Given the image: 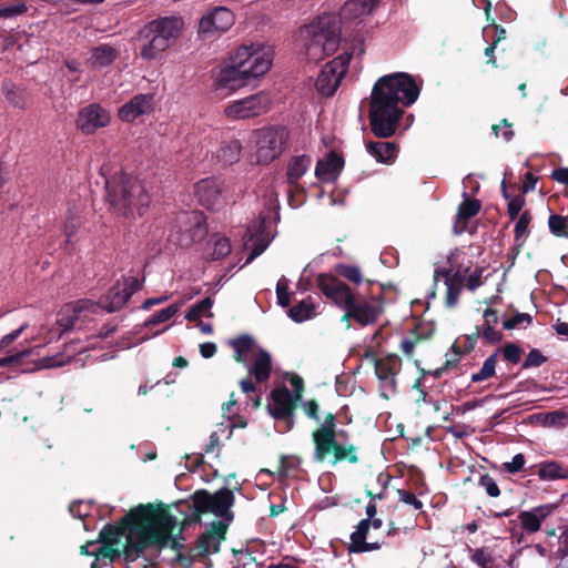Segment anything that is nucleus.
<instances>
[{"label":"nucleus","mask_w":568,"mask_h":568,"mask_svg":"<svg viewBox=\"0 0 568 568\" xmlns=\"http://www.w3.org/2000/svg\"><path fill=\"white\" fill-rule=\"evenodd\" d=\"M419 87L410 74L393 73L379 78L368 101V121L372 133L379 139L393 136L406 106L419 95Z\"/></svg>","instance_id":"obj_1"},{"label":"nucleus","mask_w":568,"mask_h":568,"mask_svg":"<svg viewBox=\"0 0 568 568\" xmlns=\"http://www.w3.org/2000/svg\"><path fill=\"white\" fill-rule=\"evenodd\" d=\"M316 286L321 293L345 313L343 322L354 321L359 326H369L377 323L384 313V293L375 295L353 291L349 285L332 274H318ZM349 327V324H347Z\"/></svg>","instance_id":"obj_2"},{"label":"nucleus","mask_w":568,"mask_h":568,"mask_svg":"<svg viewBox=\"0 0 568 568\" xmlns=\"http://www.w3.org/2000/svg\"><path fill=\"white\" fill-rule=\"evenodd\" d=\"M145 514L139 517L136 527L138 539L131 548L142 556L148 549H155L159 552L164 548L180 550L183 545L173 537L176 519L163 504H148L142 508Z\"/></svg>","instance_id":"obj_3"},{"label":"nucleus","mask_w":568,"mask_h":568,"mask_svg":"<svg viewBox=\"0 0 568 568\" xmlns=\"http://www.w3.org/2000/svg\"><path fill=\"white\" fill-rule=\"evenodd\" d=\"M105 190L111 209L125 219L142 216L151 202L143 183L123 172L105 179Z\"/></svg>","instance_id":"obj_4"},{"label":"nucleus","mask_w":568,"mask_h":568,"mask_svg":"<svg viewBox=\"0 0 568 568\" xmlns=\"http://www.w3.org/2000/svg\"><path fill=\"white\" fill-rule=\"evenodd\" d=\"M184 22L180 17H160L144 24L138 32L140 57L152 61L168 50L180 37Z\"/></svg>","instance_id":"obj_5"},{"label":"nucleus","mask_w":568,"mask_h":568,"mask_svg":"<svg viewBox=\"0 0 568 568\" xmlns=\"http://www.w3.org/2000/svg\"><path fill=\"white\" fill-rule=\"evenodd\" d=\"M341 22L334 14L320 16L302 30L305 54L311 61H321L338 48Z\"/></svg>","instance_id":"obj_6"},{"label":"nucleus","mask_w":568,"mask_h":568,"mask_svg":"<svg viewBox=\"0 0 568 568\" xmlns=\"http://www.w3.org/2000/svg\"><path fill=\"white\" fill-rule=\"evenodd\" d=\"M148 507V504H140L129 510L120 521L116 524H106L99 532L98 541L100 544L118 545L120 538L125 535V544L122 550L123 559L126 564L136 561L141 556L131 548L133 542L138 539L136 527L140 520L139 517L145 514L142 508Z\"/></svg>","instance_id":"obj_7"},{"label":"nucleus","mask_w":568,"mask_h":568,"mask_svg":"<svg viewBox=\"0 0 568 568\" xmlns=\"http://www.w3.org/2000/svg\"><path fill=\"white\" fill-rule=\"evenodd\" d=\"M270 70V62L261 58L255 60L252 69H239L231 65L222 68L214 80V91L226 97L247 85L251 80L264 75Z\"/></svg>","instance_id":"obj_8"},{"label":"nucleus","mask_w":568,"mask_h":568,"mask_svg":"<svg viewBox=\"0 0 568 568\" xmlns=\"http://www.w3.org/2000/svg\"><path fill=\"white\" fill-rule=\"evenodd\" d=\"M272 220H280L278 201L276 197H270L266 203V211L261 212L257 220L247 226L246 235L248 240H254V245L245 264L260 256L270 245L272 240L270 231Z\"/></svg>","instance_id":"obj_9"},{"label":"nucleus","mask_w":568,"mask_h":568,"mask_svg":"<svg viewBox=\"0 0 568 568\" xmlns=\"http://www.w3.org/2000/svg\"><path fill=\"white\" fill-rule=\"evenodd\" d=\"M290 132L285 126L272 125L256 131V156L260 164H268L285 150Z\"/></svg>","instance_id":"obj_10"},{"label":"nucleus","mask_w":568,"mask_h":568,"mask_svg":"<svg viewBox=\"0 0 568 568\" xmlns=\"http://www.w3.org/2000/svg\"><path fill=\"white\" fill-rule=\"evenodd\" d=\"M201 506V511L211 513L216 517L222 518L221 521L230 523L234 519V513L231 510L235 503L234 493L229 488H221L215 493H210L206 489H197L194 491Z\"/></svg>","instance_id":"obj_11"},{"label":"nucleus","mask_w":568,"mask_h":568,"mask_svg":"<svg viewBox=\"0 0 568 568\" xmlns=\"http://www.w3.org/2000/svg\"><path fill=\"white\" fill-rule=\"evenodd\" d=\"M314 445L313 458L317 463H328L335 466L342 462L357 464L359 458L358 448L353 445H344L337 440V436L318 442Z\"/></svg>","instance_id":"obj_12"},{"label":"nucleus","mask_w":568,"mask_h":568,"mask_svg":"<svg viewBox=\"0 0 568 568\" xmlns=\"http://www.w3.org/2000/svg\"><path fill=\"white\" fill-rule=\"evenodd\" d=\"M272 403L267 405L270 415L280 424L281 433H287L295 425V405L291 400V390L283 385L270 393Z\"/></svg>","instance_id":"obj_13"},{"label":"nucleus","mask_w":568,"mask_h":568,"mask_svg":"<svg viewBox=\"0 0 568 568\" xmlns=\"http://www.w3.org/2000/svg\"><path fill=\"white\" fill-rule=\"evenodd\" d=\"M271 103L270 94L261 91L230 103L224 112L230 119L244 120L266 113L270 110Z\"/></svg>","instance_id":"obj_14"},{"label":"nucleus","mask_w":568,"mask_h":568,"mask_svg":"<svg viewBox=\"0 0 568 568\" xmlns=\"http://www.w3.org/2000/svg\"><path fill=\"white\" fill-rule=\"evenodd\" d=\"M365 357H371L374 361L375 374L382 387L395 393L397 387L396 376L402 369V358L396 354L377 357L372 351L366 352Z\"/></svg>","instance_id":"obj_15"},{"label":"nucleus","mask_w":568,"mask_h":568,"mask_svg":"<svg viewBox=\"0 0 568 568\" xmlns=\"http://www.w3.org/2000/svg\"><path fill=\"white\" fill-rule=\"evenodd\" d=\"M110 112L99 103H91L78 112L75 126L85 135L94 134L98 130L110 124Z\"/></svg>","instance_id":"obj_16"},{"label":"nucleus","mask_w":568,"mask_h":568,"mask_svg":"<svg viewBox=\"0 0 568 568\" xmlns=\"http://www.w3.org/2000/svg\"><path fill=\"white\" fill-rule=\"evenodd\" d=\"M226 185L219 178H206L195 184L199 203L209 210H219L225 204Z\"/></svg>","instance_id":"obj_17"},{"label":"nucleus","mask_w":568,"mask_h":568,"mask_svg":"<svg viewBox=\"0 0 568 568\" xmlns=\"http://www.w3.org/2000/svg\"><path fill=\"white\" fill-rule=\"evenodd\" d=\"M235 21L234 13L226 7H216L207 11L199 22V33L204 38L227 31Z\"/></svg>","instance_id":"obj_18"},{"label":"nucleus","mask_w":568,"mask_h":568,"mask_svg":"<svg viewBox=\"0 0 568 568\" xmlns=\"http://www.w3.org/2000/svg\"><path fill=\"white\" fill-rule=\"evenodd\" d=\"M229 524L212 521L206 532L200 535L195 542V557L204 558L220 551V544L226 538Z\"/></svg>","instance_id":"obj_19"},{"label":"nucleus","mask_w":568,"mask_h":568,"mask_svg":"<svg viewBox=\"0 0 568 568\" xmlns=\"http://www.w3.org/2000/svg\"><path fill=\"white\" fill-rule=\"evenodd\" d=\"M337 59L326 63L315 81L316 90L325 97H331L335 93L345 72V69L337 71Z\"/></svg>","instance_id":"obj_20"},{"label":"nucleus","mask_w":568,"mask_h":568,"mask_svg":"<svg viewBox=\"0 0 568 568\" xmlns=\"http://www.w3.org/2000/svg\"><path fill=\"white\" fill-rule=\"evenodd\" d=\"M344 168V159L335 151H329L325 159L318 160L315 175L323 182H334Z\"/></svg>","instance_id":"obj_21"},{"label":"nucleus","mask_w":568,"mask_h":568,"mask_svg":"<svg viewBox=\"0 0 568 568\" xmlns=\"http://www.w3.org/2000/svg\"><path fill=\"white\" fill-rule=\"evenodd\" d=\"M152 101L153 97L150 94H138L119 109L118 116L122 121L132 122L152 110Z\"/></svg>","instance_id":"obj_22"},{"label":"nucleus","mask_w":568,"mask_h":568,"mask_svg":"<svg viewBox=\"0 0 568 568\" xmlns=\"http://www.w3.org/2000/svg\"><path fill=\"white\" fill-rule=\"evenodd\" d=\"M556 509L555 505L547 504L532 508L531 510H524L518 514L521 528L528 532H537L542 521Z\"/></svg>","instance_id":"obj_23"},{"label":"nucleus","mask_w":568,"mask_h":568,"mask_svg":"<svg viewBox=\"0 0 568 568\" xmlns=\"http://www.w3.org/2000/svg\"><path fill=\"white\" fill-rule=\"evenodd\" d=\"M464 201L458 205L457 215L453 225L455 235H460L467 230L468 221L476 216L481 210V202L477 199L467 197L464 192Z\"/></svg>","instance_id":"obj_24"},{"label":"nucleus","mask_w":568,"mask_h":568,"mask_svg":"<svg viewBox=\"0 0 568 568\" xmlns=\"http://www.w3.org/2000/svg\"><path fill=\"white\" fill-rule=\"evenodd\" d=\"M261 58L267 60L270 68L272 67L273 58L270 52L255 49L253 45H241L232 58L230 65L239 69H252L255 60H261Z\"/></svg>","instance_id":"obj_25"},{"label":"nucleus","mask_w":568,"mask_h":568,"mask_svg":"<svg viewBox=\"0 0 568 568\" xmlns=\"http://www.w3.org/2000/svg\"><path fill=\"white\" fill-rule=\"evenodd\" d=\"M130 301V293H125L118 280L109 291L100 297L101 307L108 313L120 311Z\"/></svg>","instance_id":"obj_26"},{"label":"nucleus","mask_w":568,"mask_h":568,"mask_svg":"<svg viewBox=\"0 0 568 568\" xmlns=\"http://www.w3.org/2000/svg\"><path fill=\"white\" fill-rule=\"evenodd\" d=\"M89 53L87 64L94 70L111 65L119 57L118 50L106 43L91 48Z\"/></svg>","instance_id":"obj_27"},{"label":"nucleus","mask_w":568,"mask_h":568,"mask_svg":"<svg viewBox=\"0 0 568 568\" xmlns=\"http://www.w3.org/2000/svg\"><path fill=\"white\" fill-rule=\"evenodd\" d=\"M365 146L367 153L379 163L392 164L397 158L398 145L395 142L368 141Z\"/></svg>","instance_id":"obj_28"},{"label":"nucleus","mask_w":568,"mask_h":568,"mask_svg":"<svg viewBox=\"0 0 568 568\" xmlns=\"http://www.w3.org/2000/svg\"><path fill=\"white\" fill-rule=\"evenodd\" d=\"M1 90L8 103L19 110L28 106V92L26 88L19 87L9 79H4L1 83Z\"/></svg>","instance_id":"obj_29"},{"label":"nucleus","mask_w":568,"mask_h":568,"mask_svg":"<svg viewBox=\"0 0 568 568\" xmlns=\"http://www.w3.org/2000/svg\"><path fill=\"white\" fill-rule=\"evenodd\" d=\"M248 372L257 383L266 382L272 373V357L270 353L265 349H260Z\"/></svg>","instance_id":"obj_30"},{"label":"nucleus","mask_w":568,"mask_h":568,"mask_svg":"<svg viewBox=\"0 0 568 568\" xmlns=\"http://www.w3.org/2000/svg\"><path fill=\"white\" fill-rule=\"evenodd\" d=\"M232 251L230 240L225 236L214 235L206 244L205 258L219 261L227 256Z\"/></svg>","instance_id":"obj_31"},{"label":"nucleus","mask_w":568,"mask_h":568,"mask_svg":"<svg viewBox=\"0 0 568 568\" xmlns=\"http://www.w3.org/2000/svg\"><path fill=\"white\" fill-rule=\"evenodd\" d=\"M311 162H312L311 156L306 155V154L293 156L287 165V172H286L287 183L292 186L297 185L300 179L307 171Z\"/></svg>","instance_id":"obj_32"},{"label":"nucleus","mask_w":568,"mask_h":568,"mask_svg":"<svg viewBox=\"0 0 568 568\" xmlns=\"http://www.w3.org/2000/svg\"><path fill=\"white\" fill-rule=\"evenodd\" d=\"M381 0H348L343 7V14L347 18H358L369 14Z\"/></svg>","instance_id":"obj_33"},{"label":"nucleus","mask_w":568,"mask_h":568,"mask_svg":"<svg viewBox=\"0 0 568 568\" xmlns=\"http://www.w3.org/2000/svg\"><path fill=\"white\" fill-rule=\"evenodd\" d=\"M230 345L234 349V361L240 364H245L247 361V355L255 346V341L251 335L242 334L239 337L232 339Z\"/></svg>","instance_id":"obj_34"},{"label":"nucleus","mask_w":568,"mask_h":568,"mask_svg":"<svg viewBox=\"0 0 568 568\" xmlns=\"http://www.w3.org/2000/svg\"><path fill=\"white\" fill-rule=\"evenodd\" d=\"M242 144L239 140L223 142L217 151L216 158L224 165H232L240 160Z\"/></svg>","instance_id":"obj_35"},{"label":"nucleus","mask_w":568,"mask_h":568,"mask_svg":"<svg viewBox=\"0 0 568 568\" xmlns=\"http://www.w3.org/2000/svg\"><path fill=\"white\" fill-rule=\"evenodd\" d=\"M337 436L336 432V416L333 413H327L324 416L322 424L312 432L313 444Z\"/></svg>","instance_id":"obj_36"},{"label":"nucleus","mask_w":568,"mask_h":568,"mask_svg":"<svg viewBox=\"0 0 568 568\" xmlns=\"http://www.w3.org/2000/svg\"><path fill=\"white\" fill-rule=\"evenodd\" d=\"M79 322H82V317L78 316L71 304H65L57 315V325L62 333L73 329Z\"/></svg>","instance_id":"obj_37"},{"label":"nucleus","mask_w":568,"mask_h":568,"mask_svg":"<svg viewBox=\"0 0 568 568\" xmlns=\"http://www.w3.org/2000/svg\"><path fill=\"white\" fill-rule=\"evenodd\" d=\"M499 351H494L484 362L480 369L476 373H473L470 376V381L473 383H480L488 381L494 377L496 374V365L498 361Z\"/></svg>","instance_id":"obj_38"},{"label":"nucleus","mask_w":568,"mask_h":568,"mask_svg":"<svg viewBox=\"0 0 568 568\" xmlns=\"http://www.w3.org/2000/svg\"><path fill=\"white\" fill-rule=\"evenodd\" d=\"M315 314V305L311 296L301 301L288 311V316L296 323L310 320Z\"/></svg>","instance_id":"obj_39"},{"label":"nucleus","mask_w":568,"mask_h":568,"mask_svg":"<svg viewBox=\"0 0 568 568\" xmlns=\"http://www.w3.org/2000/svg\"><path fill=\"white\" fill-rule=\"evenodd\" d=\"M479 335L480 329L476 326L474 333L465 335L463 338H458L452 345V352L457 356L456 358H459L460 355L470 353L475 348Z\"/></svg>","instance_id":"obj_40"},{"label":"nucleus","mask_w":568,"mask_h":568,"mask_svg":"<svg viewBox=\"0 0 568 568\" xmlns=\"http://www.w3.org/2000/svg\"><path fill=\"white\" fill-rule=\"evenodd\" d=\"M336 277H343L354 285H359L364 281L362 270L356 265L337 263L334 266Z\"/></svg>","instance_id":"obj_41"},{"label":"nucleus","mask_w":568,"mask_h":568,"mask_svg":"<svg viewBox=\"0 0 568 568\" xmlns=\"http://www.w3.org/2000/svg\"><path fill=\"white\" fill-rule=\"evenodd\" d=\"M469 268L466 267L464 270L459 268L455 272L449 267H437L434 271V281L438 282V280L442 277L446 281L452 280L453 283L463 284L465 285L466 276Z\"/></svg>","instance_id":"obj_42"},{"label":"nucleus","mask_w":568,"mask_h":568,"mask_svg":"<svg viewBox=\"0 0 568 568\" xmlns=\"http://www.w3.org/2000/svg\"><path fill=\"white\" fill-rule=\"evenodd\" d=\"M548 227L552 235L568 239V221L566 215L550 214L548 217Z\"/></svg>","instance_id":"obj_43"},{"label":"nucleus","mask_w":568,"mask_h":568,"mask_svg":"<svg viewBox=\"0 0 568 568\" xmlns=\"http://www.w3.org/2000/svg\"><path fill=\"white\" fill-rule=\"evenodd\" d=\"M531 222V213L528 210H525L520 216L518 217V221L516 222L515 229H514V235H515V242L518 243V246L523 245L524 237H526L528 233V226Z\"/></svg>","instance_id":"obj_44"},{"label":"nucleus","mask_w":568,"mask_h":568,"mask_svg":"<svg viewBox=\"0 0 568 568\" xmlns=\"http://www.w3.org/2000/svg\"><path fill=\"white\" fill-rule=\"evenodd\" d=\"M468 551L470 554L471 561L480 568H490L494 565V558L485 547L476 549L468 547Z\"/></svg>","instance_id":"obj_45"},{"label":"nucleus","mask_w":568,"mask_h":568,"mask_svg":"<svg viewBox=\"0 0 568 568\" xmlns=\"http://www.w3.org/2000/svg\"><path fill=\"white\" fill-rule=\"evenodd\" d=\"M73 306V310L78 314V316L82 317V322L88 318L90 314H93L97 312L98 307H101L100 301L93 302L92 300L82 298L79 300L77 303H70Z\"/></svg>","instance_id":"obj_46"},{"label":"nucleus","mask_w":568,"mask_h":568,"mask_svg":"<svg viewBox=\"0 0 568 568\" xmlns=\"http://www.w3.org/2000/svg\"><path fill=\"white\" fill-rule=\"evenodd\" d=\"M495 351H499L504 361L514 365L520 362L523 355V349L515 343H506L503 347H498Z\"/></svg>","instance_id":"obj_47"},{"label":"nucleus","mask_w":568,"mask_h":568,"mask_svg":"<svg viewBox=\"0 0 568 568\" xmlns=\"http://www.w3.org/2000/svg\"><path fill=\"white\" fill-rule=\"evenodd\" d=\"M444 283L446 285L445 305L448 308H454L458 304L464 285L453 283L452 280H444Z\"/></svg>","instance_id":"obj_48"},{"label":"nucleus","mask_w":568,"mask_h":568,"mask_svg":"<svg viewBox=\"0 0 568 568\" xmlns=\"http://www.w3.org/2000/svg\"><path fill=\"white\" fill-rule=\"evenodd\" d=\"M418 326L412 332L414 337L412 338H404L400 343V349L402 352L407 356L412 357L414 355V349L417 343H419L423 339L428 338L429 334H424L418 332Z\"/></svg>","instance_id":"obj_49"},{"label":"nucleus","mask_w":568,"mask_h":568,"mask_svg":"<svg viewBox=\"0 0 568 568\" xmlns=\"http://www.w3.org/2000/svg\"><path fill=\"white\" fill-rule=\"evenodd\" d=\"M178 311H179L178 306L175 304H171L168 307L153 314L148 321H145L144 325L151 326V325H158V324L164 323V322L169 321L171 317H173Z\"/></svg>","instance_id":"obj_50"},{"label":"nucleus","mask_w":568,"mask_h":568,"mask_svg":"<svg viewBox=\"0 0 568 568\" xmlns=\"http://www.w3.org/2000/svg\"><path fill=\"white\" fill-rule=\"evenodd\" d=\"M547 361H548V357L545 356L540 349L532 348V349H530V352L527 354L525 361L523 362L521 368L528 369V368H532V367H539L542 364H545Z\"/></svg>","instance_id":"obj_51"},{"label":"nucleus","mask_w":568,"mask_h":568,"mask_svg":"<svg viewBox=\"0 0 568 568\" xmlns=\"http://www.w3.org/2000/svg\"><path fill=\"white\" fill-rule=\"evenodd\" d=\"M28 10L23 0H14L12 4L0 8V18L9 19L23 14Z\"/></svg>","instance_id":"obj_52"},{"label":"nucleus","mask_w":568,"mask_h":568,"mask_svg":"<svg viewBox=\"0 0 568 568\" xmlns=\"http://www.w3.org/2000/svg\"><path fill=\"white\" fill-rule=\"evenodd\" d=\"M191 499H192V508H193V511L185 516V518L183 519V523H182V528H185L187 526H191L193 524H199L201 523V516L203 514H206V511H201L202 508L201 506L199 505V499L197 497L195 496V494L193 493V495L191 496Z\"/></svg>","instance_id":"obj_53"},{"label":"nucleus","mask_w":568,"mask_h":568,"mask_svg":"<svg viewBox=\"0 0 568 568\" xmlns=\"http://www.w3.org/2000/svg\"><path fill=\"white\" fill-rule=\"evenodd\" d=\"M371 528L369 519H362L354 532L351 535V544L349 546H356L358 542H363L366 540L368 531Z\"/></svg>","instance_id":"obj_54"},{"label":"nucleus","mask_w":568,"mask_h":568,"mask_svg":"<svg viewBox=\"0 0 568 568\" xmlns=\"http://www.w3.org/2000/svg\"><path fill=\"white\" fill-rule=\"evenodd\" d=\"M561 467L556 462H548L542 464L539 468L538 475L541 479H557L560 478Z\"/></svg>","instance_id":"obj_55"},{"label":"nucleus","mask_w":568,"mask_h":568,"mask_svg":"<svg viewBox=\"0 0 568 568\" xmlns=\"http://www.w3.org/2000/svg\"><path fill=\"white\" fill-rule=\"evenodd\" d=\"M115 546L116 545L101 544V546H97V548L93 549L92 554H95V557L108 558L110 561H113L122 555V551L115 548Z\"/></svg>","instance_id":"obj_56"},{"label":"nucleus","mask_w":568,"mask_h":568,"mask_svg":"<svg viewBox=\"0 0 568 568\" xmlns=\"http://www.w3.org/2000/svg\"><path fill=\"white\" fill-rule=\"evenodd\" d=\"M478 485L485 489L489 497L497 498L500 496V489L496 480L489 474L481 475Z\"/></svg>","instance_id":"obj_57"},{"label":"nucleus","mask_w":568,"mask_h":568,"mask_svg":"<svg viewBox=\"0 0 568 568\" xmlns=\"http://www.w3.org/2000/svg\"><path fill=\"white\" fill-rule=\"evenodd\" d=\"M276 295L278 305H281L282 307H287L290 305L291 300L288 284L284 277L281 278L276 284Z\"/></svg>","instance_id":"obj_58"},{"label":"nucleus","mask_w":568,"mask_h":568,"mask_svg":"<svg viewBox=\"0 0 568 568\" xmlns=\"http://www.w3.org/2000/svg\"><path fill=\"white\" fill-rule=\"evenodd\" d=\"M525 205V197L523 194L515 195L510 199L507 206V213L511 221L516 220Z\"/></svg>","instance_id":"obj_59"},{"label":"nucleus","mask_w":568,"mask_h":568,"mask_svg":"<svg viewBox=\"0 0 568 568\" xmlns=\"http://www.w3.org/2000/svg\"><path fill=\"white\" fill-rule=\"evenodd\" d=\"M532 317L528 313H517L515 316L505 320L503 322V327L507 331L516 328L521 323L531 324Z\"/></svg>","instance_id":"obj_60"},{"label":"nucleus","mask_w":568,"mask_h":568,"mask_svg":"<svg viewBox=\"0 0 568 568\" xmlns=\"http://www.w3.org/2000/svg\"><path fill=\"white\" fill-rule=\"evenodd\" d=\"M483 339L488 344H497L503 339V333L495 329V326H478Z\"/></svg>","instance_id":"obj_61"},{"label":"nucleus","mask_w":568,"mask_h":568,"mask_svg":"<svg viewBox=\"0 0 568 568\" xmlns=\"http://www.w3.org/2000/svg\"><path fill=\"white\" fill-rule=\"evenodd\" d=\"M121 284L123 288L125 290V293H130V297L142 288L143 280H139L135 276H122Z\"/></svg>","instance_id":"obj_62"},{"label":"nucleus","mask_w":568,"mask_h":568,"mask_svg":"<svg viewBox=\"0 0 568 568\" xmlns=\"http://www.w3.org/2000/svg\"><path fill=\"white\" fill-rule=\"evenodd\" d=\"M397 495L400 501L413 506L414 509L419 510L423 508V503L412 491L397 489Z\"/></svg>","instance_id":"obj_63"},{"label":"nucleus","mask_w":568,"mask_h":568,"mask_svg":"<svg viewBox=\"0 0 568 568\" xmlns=\"http://www.w3.org/2000/svg\"><path fill=\"white\" fill-rule=\"evenodd\" d=\"M302 407H303V410L305 413V415L315 420V422H320L321 420V417H320V405H318V402L316 399H310V400H306L304 403H302Z\"/></svg>","instance_id":"obj_64"}]
</instances>
